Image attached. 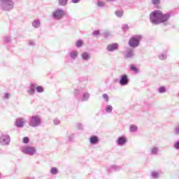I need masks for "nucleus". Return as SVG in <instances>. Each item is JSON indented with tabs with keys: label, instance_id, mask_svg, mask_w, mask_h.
<instances>
[{
	"label": "nucleus",
	"instance_id": "2f4dec72",
	"mask_svg": "<svg viewBox=\"0 0 179 179\" xmlns=\"http://www.w3.org/2000/svg\"><path fill=\"white\" fill-rule=\"evenodd\" d=\"M111 32L110 31H106L103 33V37L105 38H108V37H110Z\"/></svg>",
	"mask_w": 179,
	"mask_h": 179
},
{
	"label": "nucleus",
	"instance_id": "ddd939ff",
	"mask_svg": "<svg viewBox=\"0 0 179 179\" xmlns=\"http://www.w3.org/2000/svg\"><path fill=\"white\" fill-rule=\"evenodd\" d=\"M24 124H26V122H24L22 117L17 118L15 121V126L17 128H23Z\"/></svg>",
	"mask_w": 179,
	"mask_h": 179
},
{
	"label": "nucleus",
	"instance_id": "4c0bfd02",
	"mask_svg": "<svg viewBox=\"0 0 179 179\" xmlns=\"http://www.w3.org/2000/svg\"><path fill=\"white\" fill-rule=\"evenodd\" d=\"M103 99H105V101L106 103H108V101H110V99L108 98V94H103Z\"/></svg>",
	"mask_w": 179,
	"mask_h": 179
},
{
	"label": "nucleus",
	"instance_id": "e433bc0d",
	"mask_svg": "<svg viewBox=\"0 0 179 179\" xmlns=\"http://www.w3.org/2000/svg\"><path fill=\"white\" fill-rule=\"evenodd\" d=\"M160 1L161 0H151V3H152V5L157 6L160 5Z\"/></svg>",
	"mask_w": 179,
	"mask_h": 179
},
{
	"label": "nucleus",
	"instance_id": "7c9ffc66",
	"mask_svg": "<svg viewBox=\"0 0 179 179\" xmlns=\"http://www.w3.org/2000/svg\"><path fill=\"white\" fill-rule=\"evenodd\" d=\"M159 148L154 147L151 149V155H157Z\"/></svg>",
	"mask_w": 179,
	"mask_h": 179
},
{
	"label": "nucleus",
	"instance_id": "6ab92c4d",
	"mask_svg": "<svg viewBox=\"0 0 179 179\" xmlns=\"http://www.w3.org/2000/svg\"><path fill=\"white\" fill-rule=\"evenodd\" d=\"M32 26L34 27V29H38V27L41 26V22L40 20H34L32 22Z\"/></svg>",
	"mask_w": 179,
	"mask_h": 179
},
{
	"label": "nucleus",
	"instance_id": "49530a36",
	"mask_svg": "<svg viewBox=\"0 0 179 179\" xmlns=\"http://www.w3.org/2000/svg\"><path fill=\"white\" fill-rule=\"evenodd\" d=\"M29 45H31V47H34L36 45V44L34 43V42L33 41H29Z\"/></svg>",
	"mask_w": 179,
	"mask_h": 179
},
{
	"label": "nucleus",
	"instance_id": "a878e982",
	"mask_svg": "<svg viewBox=\"0 0 179 179\" xmlns=\"http://www.w3.org/2000/svg\"><path fill=\"white\" fill-rule=\"evenodd\" d=\"M106 113H108V114H110V113L113 112V106L111 105H107L105 108Z\"/></svg>",
	"mask_w": 179,
	"mask_h": 179
},
{
	"label": "nucleus",
	"instance_id": "f704fd0d",
	"mask_svg": "<svg viewBox=\"0 0 179 179\" xmlns=\"http://www.w3.org/2000/svg\"><path fill=\"white\" fill-rule=\"evenodd\" d=\"M166 58H167V54L166 53H163L159 56V59H161L162 61L166 59Z\"/></svg>",
	"mask_w": 179,
	"mask_h": 179
},
{
	"label": "nucleus",
	"instance_id": "412c9836",
	"mask_svg": "<svg viewBox=\"0 0 179 179\" xmlns=\"http://www.w3.org/2000/svg\"><path fill=\"white\" fill-rule=\"evenodd\" d=\"M115 15L117 16V17H122V16H124V10H117L115 11Z\"/></svg>",
	"mask_w": 179,
	"mask_h": 179
},
{
	"label": "nucleus",
	"instance_id": "4468645a",
	"mask_svg": "<svg viewBox=\"0 0 179 179\" xmlns=\"http://www.w3.org/2000/svg\"><path fill=\"white\" fill-rule=\"evenodd\" d=\"M81 58L83 61H85V62H87L92 57L90 56V53L87 52H83L81 54Z\"/></svg>",
	"mask_w": 179,
	"mask_h": 179
},
{
	"label": "nucleus",
	"instance_id": "de8ad7c7",
	"mask_svg": "<svg viewBox=\"0 0 179 179\" xmlns=\"http://www.w3.org/2000/svg\"><path fill=\"white\" fill-rule=\"evenodd\" d=\"M72 3H79L80 0H71Z\"/></svg>",
	"mask_w": 179,
	"mask_h": 179
},
{
	"label": "nucleus",
	"instance_id": "0eeeda50",
	"mask_svg": "<svg viewBox=\"0 0 179 179\" xmlns=\"http://www.w3.org/2000/svg\"><path fill=\"white\" fill-rule=\"evenodd\" d=\"M0 143L3 145H7L10 143V136L6 134H3L0 136Z\"/></svg>",
	"mask_w": 179,
	"mask_h": 179
},
{
	"label": "nucleus",
	"instance_id": "a211bd4d",
	"mask_svg": "<svg viewBox=\"0 0 179 179\" xmlns=\"http://www.w3.org/2000/svg\"><path fill=\"white\" fill-rule=\"evenodd\" d=\"M120 166L117 165H112L108 169V173H114V171H118L120 170Z\"/></svg>",
	"mask_w": 179,
	"mask_h": 179
},
{
	"label": "nucleus",
	"instance_id": "864d4df0",
	"mask_svg": "<svg viewBox=\"0 0 179 179\" xmlns=\"http://www.w3.org/2000/svg\"><path fill=\"white\" fill-rule=\"evenodd\" d=\"M79 80H80V82H83V78H80Z\"/></svg>",
	"mask_w": 179,
	"mask_h": 179
},
{
	"label": "nucleus",
	"instance_id": "b1692460",
	"mask_svg": "<svg viewBox=\"0 0 179 179\" xmlns=\"http://www.w3.org/2000/svg\"><path fill=\"white\" fill-rule=\"evenodd\" d=\"M69 0H58V3L59 6H66L68 5V1Z\"/></svg>",
	"mask_w": 179,
	"mask_h": 179
},
{
	"label": "nucleus",
	"instance_id": "37998d69",
	"mask_svg": "<svg viewBox=\"0 0 179 179\" xmlns=\"http://www.w3.org/2000/svg\"><path fill=\"white\" fill-rule=\"evenodd\" d=\"M175 134L176 135H179V125L175 127Z\"/></svg>",
	"mask_w": 179,
	"mask_h": 179
},
{
	"label": "nucleus",
	"instance_id": "72a5a7b5",
	"mask_svg": "<svg viewBox=\"0 0 179 179\" xmlns=\"http://www.w3.org/2000/svg\"><path fill=\"white\" fill-rule=\"evenodd\" d=\"M97 6H99V8H104L106 6V3L101 1H99L97 2Z\"/></svg>",
	"mask_w": 179,
	"mask_h": 179
},
{
	"label": "nucleus",
	"instance_id": "9d476101",
	"mask_svg": "<svg viewBox=\"0 0 179 179\" xmlns=\"http://www.w3.org/2000/svg\"><path fill=\"white\" fill-rule=\"evenodd\" d=\"M119 45L117 43H113L107 45L106 50L109 51V52H113L118 48Z\"/></svg>",
	"mask_w": 179,
	"mask_h": 179
},
{
	"label": "nucleus",
	"instance_id": "79ce46f5",
	"mask_svg": "<svg viewBox=\"0 0 179 179\" xmlns=\"http://www.w3.org/2000/svg\"><path fill=\"white\" fill-rule=\"evenodd\" d=\"M4 43L6 44H8V43H10V38L9 37H5L4 38Z\"/></svg>",
	"mask_w": 179,
	"mask_h": 179
},
{
	"label": "nucleus",
	"instance_id": "cd10ccee",
	"mask_svg": "<svg viewBox=\"0 0 179 179\" xmlns=\"http://www.w3.org/2000/svg\"><path fill=\"white\" fill-rule=\"evenodd\" d=\"M130 132H136L138 131V127L135 124H131L129 127Z\"/></svg>",
	"mask_w": 179,
	"mask_h": 179
},
{
	"label": "nucleus",
	"instance_id": "393cba45",
	"mask_svg": "<svg viewBox=\"0 0 179 179\" xmlns=\"http://www.w3.org/2000/svg\"><path fill=\"white\" fill-rule=\"evenodd\" d=\"M159 176H160V173H159V172L155 171L151 172V177H152V178L157 179L159 178Z\"/></svg>",
	"mask_w": 179,
	"mask_h": 179
},
{
	"label": "nucleus",
	"instance_id": "dca6fc26",
	"mask_svg": "<svg viewBox=\"0 0 179 179\" xmlns=\"http://www.w3.org/2000/svg\"><path fill=\"white\" fill-rule=\"evenodd\" d=\"M81 101L85 102V101H89V99H90V94L89 92H83V95L80 97Z\"/></svg>",
	"mask_w": 179,
	"mask_h": 179
},
{
	"label": "nucleus",
	"instance_id": "c03bdc74",
	"mask_svg": "<svg viewBox=\"0 0 179 179\" xmlns=\"http://www.w3.org/2000/svg\"><path fill=\"white\" fill-rule=\"evenodd\" d=\"M75 134H71L70 136H69V142H72V141H73V136Z\"/></svg>",
	"mask_w": 179,
	"mask_h": 179
},
{
	"label": "nucleus",
	"instance_id": "f03ea898",
	"mask_svg": "<svg viewBox=\"0 0 179 179\" xmlns=\"http://www.w3.org/2000/svg\"><path fill=\"white\" fill-rule=\"evenodd\" d=\"M142 35L132 36L129 41V45L131 48H138V46L141 44V40H142Z\"/></svg>",
	"mask_w": 179,
	"mask_h": 179
},
{
	"label": "nucleus",
	"instance_id": "ea45409f",
	"mask_svg": "<svg viewBox=\"0 0 179 179\" xmlns=\"http://www.w3.org/2000/svg\"><path fill=\"white\" fill-rule=\"evenodd\" d=\"M129 29V27L128 26V24H124L122 27V30L123 31H125L128 30Z\"/></svg>",
	"mask_w": 179,
	"mask_h": 179
},
{
	"label": "nucleus",
	"instance_id": "aec40b11",
	"mask_svg": "<svg viewBox=\"0 0 179 179\" xmlns=\"http://www.w3.org/2000/svg\"><path fill=\"white\" fill-rule=\"evenodd\" d=\"M130 71L132 72H134V73H139V69L135 66V64H131L130 65Z\"/></svg>",
	"mask_w": 179,
	"mask_h": 179
},
{
	"label": "nucleus",
	"instance_id": "3c124183",
	"mask_svg": "<svg viewBox=\"0 0 179 179\" xmlns=\"http://www.w3.org/2000/svg\"><path fill=\"white\" fill-rule=\"evenodd\" d=\"M128 3H130V5H134V1L133 0H130Z\"/></svg>",
	"mask_w": 179,
	"mask_h": 179
},
{
	"label": "nucleus",
	"instance_id": "c756f323",
	"mask_svg": "<svg viewBox=\"0 0 179 179\" xmlns=\"http://www.w3.org/2000/svg\"><path fill=\"white\" fill-rule=\"evenodd\" d=\"M159 93H166L167 92V89H166V87L161 86L158 88Z\"/></svg>",
	"mask_w": 179,
	"mask_h": 179
},
{
	"label": "nucleus",
	"instance_id": "a18cd8bd",
	"mask_svg": "<svg viewBox=\"0 0 179 179\" xmlns=\"http://www.w3.org/2000/svg\"><path fill=\"white\" fill-rule=\"evenodd\" d=\"M77 128H78V129H83V126L82 125L81 123H78L77 124Z\"/></svg>",
	"mask_w": 179,
	"mask_h": 179
},
{
	"label": "nucleus",
	"instance_id": "f3484780",
	"mask_svg": "<svg viewBox=\"0 0 179 179\" xmlns=\"http://www.w3.org/2000/svg\"><path fill=\"white\" fill-rule=\"evenodd\" d=\"M69 57L71 59H76L79 57V52L78 50H71L69 53Z\"/></svg>",
	"mask_w": 179,
	"mask_h": 179
},
{
	"label": "nucleus",
	"instance_id": "58836bf2",
	"mask_svg": "<svg viewBox=\"0 0 179 179\" xmlns=\"http://www.w3.org/2000/svg\"><path fill=\"white\" fill-rule=\"evenodd\" d=\"M60 122H61V121H59V119H58V118H55L53 120L54 125H59Z\"/></svg>",
	"mask_w": 179,
	"mask_h": 179
},
{
	"label": "nucleus",
	"instance_id": "603ef678",
	"mask_svg": "<svg viewBox=\"0 0 179 179\" xmlns=\"http://www.w3.org/2000/svg\"><path fill=\"white\" fill-rule=\"evenodd\" d=\"M107 2H115V0H106Z\"/></svg>",
	"mask_w": 179,
	"mask_h": 179
},
{
	"label": "nucleus",
	"instance_id": "6e6552de",
	"mask_svg": "<svg viewBox=\"0 0 179 179\" xmlns=\"http://www.w3.org/2000/svg\"><path fill=\"white\" fill-rule=\"evenodd\" d=\"M119 83L120 86H127L128 83H129V78L127 74H123L120 76V79L119 80Z\"/></svg>",
	"mask_w": 179,
	"mask_h": 179
},
{
	"label": "nucleus",
	"instance_id": "09e8293b",
	"mask_svg": "<svg viewBox=\"0 0 179 179\" xmlns=\"http://www.w3.org/2000/svg\"><path fill=\"white\" fill-rule=\"evenodd\" d=\"M10 96L9 93H6L4 94V99H9Z\"/></svg>",
	"mask_w": 179,
	"mask_h": 179
},
{
	"label": "nucleus",
	"instance_id": "473e14b6",
	"mask_svg": "<svg viewBox=\"0 0 179 179\" xmlns=\"http://www.w3.org/2000/svg\"><path fill=\"white\" fill-rule=\"evenodd\" d=\"M22 142L25 144L27 145L30 142V138L29 137L25 136L22 138Z\"/></svg>",
	"mask_w": 179,
	"mask_h": 179
},
{
	"label": "nucleus",
	"instance_id": "423d86ee",
	"mask_svg": "<svg viewBox=\"0 0 179 179\" xmlns=\"http://www.w3.org/2000/svg\"><path fill=\"white\" fill-rule=\"evenodd\" d=\"M52 18L56 20H61L64 16H65V11L62 8H57L52 13Z\"/></svg>",
	"mask_w": 179,
	"mask_h": 179
},
{
	"label": "nucleus",
	"instance_id": "5fc2aeb1",
	"mask_svg": "<svg viewBox=\"0 0 179 179\" xmlns=\"http://www.w3.org/2000/svg\"><path fill=\"white\" fill-rule=\"evenodd\" d=\"M1 172H0V178H1Z\"/></svg>",
	"mask_w": 179,
	"mask_h": 179
},
{
	"label": "nucleus",
	"instance_id": "9b49d317",
	"mask_svg": "<svg viewBox=\"0 0 179 179\" xmlns=\"http://www.w3.org/2000/svg\"><path fill=\"white\" fill-rule=\"evenodd\" d=\"M99 142H100V138H99V136L96 135H93L90 137V145H98Z\"/></svg>",
	"mask_w": 179,
	"mask_h": 179
},
{
	"label": "nucleus",
	"instance_id": "8fccbe9b",
	"mask_svg": "<svg viewBox=\"0 0 179 179\" xmlns=\"http://www.w3.org/2000/svg\"><path fill=\"white\" fill-rule=\"evenodd\" d=\"M83 82L85 83V85H87V80L86 78H84Z\"/></svg>",
	"mask_w": 179,
	"mask_h": 179
},
{
	"label": "nucleus",
	"instance_id": "c9c22d12",
	"mask_svg": "<svg viewBox=\"0 0 179 179\" xmlns=\"http://www.w3.org/2000/svg\"><path fill=\"white\" fill-rule=\"evenodd\" d=\"M173 148L176 150H179V140L176 141L173 144Z\"/></svg>",
	"mask_w": 179,
	"mask_h": 179
},
{
	"label": "nucleus",
	"instance_id": "a19ab883",
	"mask_svg": "<svg viewBox=\"0 0 179 179\" xmlns=\"http://www.w3.org/2000/svg\"><path fill=\"white\" fill-rule=\"evenodd\" d=\"M93 36H100V31L99 30H94L92 32Z\"/></svg>",
	"mask_w": 179,
	"mask_h": 179
},
{
	"label": "nucleus",
	"instance_id": "f257e3e1",
	"mask_svg": "<svg viewBox=\"0 0 179 179\" xmlns=\"http://www.w3.org/2000/svg\"><path fill=\"white\" fill-rule=\"evenodd\" d=\"M171 19V12L165 13L160 10H155L150 14V22L152 24H163V26H169V22Z\"/></svg>",
	"mask_w": 179,
	"mask_h": 179
},
{
	"label": "nucleus",
	"instance_id": "4be33fe9",
	"mask_svg": "<svg viewBox=\"0 0 179 179\" xmlns=\"http://www.w3.org/2000/svg\"><path fill=\"white\" fill-rule=\"evenodd\" d=\"M74 96L78 99L80 94H82V89H76L73 92Z\"/></svg>",
	"mask_w": 179,
	"mask_h": 179
},
{
	"label": "nucleus",
	"instance_id": "39448f33",
	"mask_svg": "<svg viewBox=\"0 0 179 179\" xmlns=\"http://www.w3.org/2000/svg\"><path fill=\"white\" fill-rule=\"evenodd\" d=\"M13 1L12 0H0V8L2 10L9 11L13 9Z\"/></svg>",
	"mask_w": 179,
	"mask_h": 179
},
{
	"label": "nucleus",
	"instance_id": "7ed1b4c3",
	"mask_svg": "<svg viewBox=\"0 0 179 179\" xmlns=\"http://www.w3.org/2000/svg\"><path fill=\"white\" fill-rule=\"evenodd\" d=\"M22 153L28 155V156H34L37 153V149L34 146L24 145L20 148Z\"/></svg>",
	"mask_w": 179,
	"mask_h": 179
},
{
	"label": "nucleus",
	"instance_id": "20e7f679",
	"mask_svg": "<svg viewBox=\"0 0 179 179\" xmlns=\"http://www.w3.org/2000/svg\"><path fill=\"white\" fill-rule=\"evenodd\" d=\"M42 122L41 117L37 115L29 117V125L32 128H37V127H40Z\"/></svg>",
	"mask_w": 179,
	"mask_h": 179
},
{
	"label": "nucleus",
	"instance_id": "f8f14e48",
	"mask_svg": "<svg viewBox=\"0 0 179 179\" xmlns=\"http://www.w3.org/2000/svg\"><path fill=\"white\" fill-rule=\"evenodd\" d=\"M134 56H135V54L134 53V49L129 48L126 50L124 54L125 58L131 59V58H134Z\"/></svg>",
	"mask_w": 179,
	"mask_h": 179
},
{
	"label": "nucleus",
	"instance_id": "5701e85b",
	"mask_svg": "<svg viewBox=\"0 0 179 179\" xmlns=\"http://www.w3.org/2000/svg\"><path fill=\"white\" fill-rule=\"evenodd\" d=\"M76 47L77 48H81V47H83V40L82 39H78L76 42Z\"/></svg>",
	"mask_w": 179,
	"mask_h": 179
},
{
	"label": "nucleus",
	"instance_id": "c85d7f7f",
	"mask_svg": "<svg viewBox=\"0 0 179 179\" xmlns=\"http://www.w3.org/2000/svg\"><path fill=\"white\" fill-rule=\"evenodd\" d=\"M36 90L37 92V93H43L44 92V87H43V86H37L36 87Z\"/></svg>",
	"mask_w": 179,
	"mask_h": 179
},
{
	"label": "nucleus",
	"instance_id": "1a4fd4ad",
	"mask_svg": "<svg viewBox=\"0 0 179 179\" xmlns=\"http://www.w3.org/2000/svg\"><path fill=\"white\" fill-rule=\"evenodd\" d=\"M127 142H128V140L127 139V137L124 136L118 137L116 141V143L118 146H124Z\"/></svg>",
	"mask_w": 179,
	"mask_h": 179
},
{
	"label": "nucleus",
	"instance_id": "2eb2a0df",
	"mask_svg": "<svg viewBox=\"0 0 179 179\" xmlns=\"http://www.w3.org/2000/svg\"><path fill=\"white\" fill-rule=\"evenodd\" d=\"M28 94H29V96H34V94H36V85H34V84H30V87L28 90Z\"/></svg>",
	"mask_w": 179,
	"mask_h": 179
},
{
	"label": "nucleus",
	"instance_id": "bb28decb",
	"mask_svg": "<svg viewBox=\"0 0 179 179\" xmlns=\"http://www.w3.org/2000/svg\"><path fill=\"white\" fill-rule=\"evenodd\" d=\"M59 171L57 167H52L50 169V173L52 174V176H56V174H58Z\"/></svg>",
	"mask_w": 179,
	"mask_h": 179
}]
</instances>
